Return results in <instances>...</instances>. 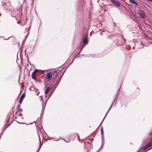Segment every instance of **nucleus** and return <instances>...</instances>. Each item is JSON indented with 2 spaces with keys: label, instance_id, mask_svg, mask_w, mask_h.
I'll list each match as a JSON object with an SVG mask.
<instances>
[{
  "label": "nucleus",
  "instance_id": "nucleus-12",
  "mask_svg": "<svg viewBox=\"0 0 152 152\" xmlns=\"http://www.w3.org/2000/svg\"><path fill=\"white\" fill-rule=\"evenodd\" d=\"M146 147H147L148 148L149 147H150L151 146V145H150L149 144H148V145H146Z\"/></svg>",
  "mask_w": 152,
  "mask_h": 152
},
{
  "label": "nucleus",
  "instance_id": "nucleus-7",
  "mask_svg": "<svg viewBox=\"0 0 152 152\" xmlns=\"http://www.w3.org/2000/svg\"><path fill=\"white\" fill-rule=\"evenodd\" d=\"M83 43L86 45L88 43V40L87 39H85L83 41Z\"/></svg>",
  "mask_w": 152,
  "mask_h": 152
},
{
  "label": "nucleus",
  "instance_id": "nucleus-17",
  "mask_svg": "<svg viewBox=\"0 0 152 152\" xmlns=\"http://www.w3.org/2000/svg\"><path fill=\"white\" fill-rule=\"evenodd\" d=\"M78 140L79 141L80 140V138H79V135H78Z\"/></svg>",
  "mask_w": 152,
  "mask_h": 152
},
{
  "label": "nucleus",
  "instance_id": "nucleus-1",
  "mask_svg": "<svg viewBox=\"0 0 152 152\" xmlns=\"http://www.w3.org/2000/svg\"><path fill=\"white\" fill-rule=\"evenodd\" d=\"M139 14L140 16L142 18H144L145 17V13L142 10H140L139 11Z\"/></svg>",
  "mask_w": 152,
  "mask_h": 152
},
{
  "label": "nucleus",
  "instance_id": "nucleus-11",
  "mask_svg": "<svg viewBox=\"0 0 152 152\" xmlns=\"http://www.w3.org/2000/svg\"><path fill=\"white\" fill-rule=\"evenodd\" d=\"M38 70L37 69L35 70L34 71L32 72V73L34 74H35L36 72H37L38 71Z\"/></svg>",
  "mask_w": 152,
  "mask_h": 152
},
{
  "label": "nucleus",
  "instance_id": "nucleus-20",
  "mask_svg": "<svg viewBox=\"0 0 152 152\" xmlns=\"http://www.w3.org/2000/svg\"><path fill=\"white\" fill-rule=\"evenodd\" d=\"M102 122H103V121H102L101 122V123L100 124V125H101L102 124Z\"/></svg>",
  "mask_w": 152,
  "mask_h": 152
},
{
  "label": "nucleus",
  "instance_id": "nucleus-15",
  "mask_svg": "<svg viewBox=\"0 0 152 152\" xmlns=\"http://www.w3.org/2000/svg\"><path fill=\"white\" fill-rule=\"evenodd\" d=\"M20 23V21H19L17 22V23L18 24Z\"/></svg>",
  "mask_w": 152,
  "mask_h": 152
},
{
  "label": "nucleus",
  "instance_id": "nucleus-24",
  "mask_svg": "<svg viewBox=\"0 0 152 152\" xmlns=\"http://www.w3.org/2000/svg\"><path fill=\"white\" fill-rule=\"evenodd\" d=\"M18 123H22L20 122H19Z\"/></svg>",
  "mask_w": 152,
  "mask_h": 152
},
{
  "label": "nucleus",
  "instance_id": "nucleus-2",
  "mask_svg": "<svg viewBox=\"0 0 152 152\" xmlns=\"http://www.w3.org/2000/svg\"><path fill=\"white\" fill-rule=\"evenodd\" d=\"M115 5L118 6L120 7V5L119 2L115 0H110Z\"/></svg>",
  "mask_w": 152,
  "mask_h": 152
},
{
  "label": "nucleus",
  "instance_id": "nucleus-16",
  "mask_svg": "<svg viewBox=\"0 0 152 152\" xmlns=\"http://www.w3.org/2000/svg\"><path fill=\"white\" fill-rule=\"evenodd\" d=\"M20 110L22 111V110L20 109L19 108L18 110V112L20 111Z\"/></svg>",
  "mask_w": 152,
  "mask_h": 152
},
{
  "label": "nucleus",
  "instance_id": "nucleus-22",
  "mask_svg": "<svg viewBox=\"0 0 152 152\" xmlns=\"http://www.w3.org/2000/svg\"><path fill=\"white\" fill-rule=\"evenodd\" d=\"M69 140H68V141H66V142H69Z\"/></svg>",
  "mask_w": 152,
  "mask_h": 152
},
{
  "label": "nucleus",
  "instance_id": "nucleus-18",
  "mask_svg": "<svg viewBox=\"0 0 152 152\" xmlns=\"http://www.w3.org/2000/svg\"><path fill=\"white\" fill-rule=\"evenodd\" d=\"M19 115L20 116H21V115H22V114H19Z\"/></svg>",
  "mask_w": 152,
  "mask_h": 152
},
{
  "label": "nucleus",
  "instance_id": "nucleus-5",
  "mask_svg": "<svg viewBox=\"0 0 152 152\" xmlns=\"http://www.w3.org/2000/svg\"><path fill=\"white\" fill-rule=\"evenodd\" d=\"M51 88L50 87H48L46 89L45 92V94H47Z\"/></svg>",
  "mask_w": 152,
  "mask_h": 152
},
{
  "label": "nucleus",
  "instance_id": "nucleus-23",
  "mask_svg": "<svg viewBox=\"0 0 152 152\" xmlns=\"http://www.w3.org/2000/svg\"><path fill=\"white\" fill-rule=\"evenodd\" d=\"M39 139H40V137H39Z\"/></svg>",
  "mask_w": 152,
  "mask_h": 152
},
{
  "label": "nucleus",
  "instance_id": "nucleus-10",
  "mask_svg": "<svg viewBox=\"0 0 152 152\" xmlns=\"http://www.w3.org/2000/svg\"><path fill=\"white\" fill-rule=\"evenodd\" d=\"M101 134H102V137H103V127H101Z\"/></svg>",
  "mask_w": 152,
  "mask_h": 152
},
{
  "label": "nucleus",
  "instance_id": "nucleus-21",
  "mask_svg": "<svg viewBox=\"0 0 152 152\" xmlns=\"http://www.w3.org/2000/svg\"><path fill=\"white\" fill-rule=\"evenodd\" d=\"M39 149L37 151V152H39Z\"/></svg>",
  "mask_w": 152,
  "mask_h": 152
},
{
  "label": "nucleus",
  "instance_id": "nucleus-8",
  "mask_svg": "<svg viewBox=\"0 0 152 152\" xmlns=\"http://www.w3.org/2000/svg\"><path fill=\"white\" fill-rule=\"evenodd\" d=\"M31 76H32V78L34 80L36 79V77H35V74H34L32 73V74L31 75Z\"/></svg>",
  "mask_w": 152,
  "mask_h": 152
},
{
  "label": "nucleus",
  "instance_id": "nucleus-19",
  "mask_svg": "<svg viewBox=\"0 0 152 152\" xmlns=\"http://www.w3.org/2000/svg\"><path fill=\"white\" fill-rule=\"evenodd\" d=\"M102 122H103V121H102L101 122V123L100 124V125H101L102 124Z\"/></svg>",
  "mask_w": 152,
  "mask_h": 152
},
{
  "label": "nucleus",
  "instance_id": "nucleus-3",
  "mask_svg": "<svg viewBox=\"0 0 152 152\" xmlns=\"http://www.w3.org/2000/svg\"><path fill=\"white\" fill-rule=\"evenodd\" d=\"M52 76V74L51 72L48 73L47 75V77L49 80H50Z\"/></svg>",
  "mask_w": 152,
  "mask_h": 152
},
{
  "label": "nucleus",
  "instance_id": "nucleus-9",
  "mask_svg": "<svg viewBox=\"0 0 152 152\" xmlns=\"http://www.w3.org/2000/svg\"><path fill=\"white\" fill-rule=\"evenodd\" d=\"M112 106V105H111V106H110V108H109V110H108V111H107V113H106V115H105V116H104V118H103V120H102V121H104V118H105V117H106V115H107V113L108 112H109V110H110V109L111 108V107Z\"/></svg>",
  "mask_w": 152,
  "mask_h": 152
},
{
  "label": "nucleus",
  "instance_id": "nucleus-6",
  "mask_svg": "<svg viewBox=\"0 0 152 152\" xmlns=\"http://www.w3.org/2000/svg\"><path fill=\"white\" fill-rule=\"evenodd\" d=\"M130 0V1H129L130 2H131L132 3L134 4H135L136 5H137L138 4V3L137 2H136L134 0Z\"/></svg>",
  "mask_w": 152,
  "mask_h": 152
},
{
  "label": "nucleus",
  "instance_id": "nucleus-4",
  "mask_svg": "<svg viewBox=\"0 0 152 152\" xmlns=\"http://www.w3.org/2000/svg\"><path fill=\"white\" fill-rule=\"evenodd\" d=\"M25 94L24 93L21 96L20 98V104H21L22 102V101L23 100V99H24V97H25Z\"/></svg>",
  "mask_w": 152,
  "mask_h": 152
},
{
  "label": "nucleus",
  "instance_id": "nucleus-25",
  "mask_svg": "<svg viewBox=\"0 0 152 152\" xmlns=\"http://www.w3.org/2000/svg\"><path fill=\"white\" fill-rule=\"evenodd\" d=\"M102 34V33H101V34Z\"/></svg>",
  "mask_w": 152,
  "mask_h": 152
},
{
  "label": "nucleus",
  "instance_id": "nucleus-13",
  "mask_svg": "<svg viewBox=\"0 0 152 152\" xmlns=\"http://www.w3.org/2000/svg\"><path fill=\"white\" fill-rule=\"evenodd\" d=\"M147 148V147H146V146L143 148V150H146V149H147V148Z\"/></svg>",
  "mask_w": 152,
  "mask_h": 152
},
{
  "label": "nucleus",
  "instance_id": "nucleus-14",
  "mask_svg": "<svg viewBox=\"0 0 152 152\" xmlns=\"http://www.w3.org/2000/svg\"><path fill=\"white\" fill-rule=\"evenodd\" d=\"M151 146L152 145V141L149 143Z\"/></svg>",
  "mask_w": 152,
  "mask_h": 152
}]
</instances>
